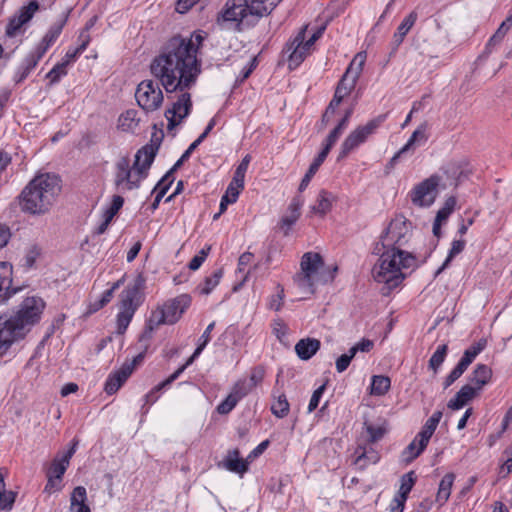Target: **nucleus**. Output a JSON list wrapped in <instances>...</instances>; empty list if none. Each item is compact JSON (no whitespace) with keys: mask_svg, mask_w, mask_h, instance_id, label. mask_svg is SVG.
Listing matches in <instances>:
<instances>
[{"mask_svg":"<svg viewBox=\"0 0 512 512\" xmlns=\"http://www.w3.org/2000/svg\"><path fill=\"white\" fill-rule=\"evenodd\" d=\"M202 40L203 37L196 33L189 38H170L150 63V72L155 80L145 79L136 88L137 104L146 113H150L162 106L163 87L171 102V107L165 111L168 130L178 126L191 112L190 90L201 73L197 53Z\"/></svg>","mask_w":512,"mask_h":512,"instance_id":"obj_1","label":"nucleus"},{"mask_svg":"<svg viewBox=\"0 0 512 512\" xmlns=\"http://www.w3.org/2000/svg\"><path fill=\"white\" fill-rule=\"evenodd\" d=\"M61 191L60 178L51 173L36 175L19 195L24 212L33 215L47 213Z\"/></svg>","mask_w":512,"mask_h":512,"instance_id":"obj_2","label":"nucleus"},{"mask_svg":"<svg viewBox=\"0 0 512 512\" xmlns=\"http://www.w3.org/2000/svg\"><path fill=\"white\" fill-rule=\"evenodd\" d=\"M374 253L379 254L380 258L372 269L373 279L377 283L383 284L382 294L398 287L406 277L403 269L415 268L417 261L412 253H401L400 251H385L376 244Z\"/></svg>","mask_w":512,"mask_h":512,"instance_id":"obj_3","label":"nucleus"},{"mask_svg":"<svg viewBox=\"0 0 512 512\" xmlns=\"http://www.w3.org/2000/svg\"><path fill=\"white\" fill-rule=\"evenodd\" d=\"M281 0H227L219 16V23H231L238 30L254 26L260 18L270 14Z\"/></svg>","mask_w":512,"mask_h":512,"instance_id":"obj_4","label":"nucleus"},{"mask_svg":"<svg viewBox=\"0 0 512 512\" xmlns=\"http://www.w3.org/2000/svg\"><path fill=\"white\" fill-rule=\"evenodd\" d=\"M324 261L319 253L306 252L300 262V272L294 278V284L304 295H312L317 285L327 282L323 274Z\"/></svg>","mask_w":512,"mask_h":512,"instance_id":"obj_5","label":"nucleus"},{"mask_svg":"<svg viewBox=\"0 0 512 512\" xmlns=\"http://www.w3.org/2000/svg\"><path fill=\"white\" fill-rule=\"evenodd\" d=\"M411 238V223L403 216H397L392 219L387 229L380 236V249L385 251H400L408 253L402 248L409 242Z\"/></svg>","mask_w":512,"mask_h":512,"instance_id":"obj_6","label":"nucleus"},{"mask_svg":"<svg viewBox=\"0 0 512 512\" xmlns=\"http://www.w3.org/2000/svg\"><path fill=\"white\" fill-rule=\"evenodd\" d=\"M307 27H303L291 42L286 45L289 67L296 68L310 54L314 43L322 36L324 27L319 28L306 40Z\"/></svg>","mask_w":512,"mask_h":512,"instance_id":"obj_7","label":"nucleus"},{"mask_svg":"<svg viewBox=\"0 0 512 512\" xmlns=\"http://www.w3.org/2000/svg\"><path fill=\"white\" fill-rule=\"evenodd\" d=\"M307 27H303L291 42L286 45L289 67L296 68L310 54L314 43L322 36L324 27L319 28L306 40Z\"/></svg>","mask_w":512,"mask_h":512,"instance_id":"obj_8","label":"nucleus"},{"mask_svg":"<svg viewBox=\"0 0 512 512\" xmlns=\"http://www.w3.org/2000/svg\"><path fill=\"white\" fill-rule=\"evenodd\" d=\"M134 166H130L127 157L119 159L115 165L114 185L119 193L138 189L145 177Z\"/></svg>","mask_w":512,"mask_h":512,"instance_id":"obj_9","label":"nucleus"},{"mask_svg":"<svg viewBox=\"0 0 512 512\" xmlns=\"http://www.w3.org/2000/svg\"><path fill=\"white\" fill-rule=\"evenodd\" d=\"M384 120L385 116L380 115L351 131L341 145L339 158H345L351 151L366 142L369 136L376 132Z\"/></svg>","mask_w":512,"mask_h":512,"instance_id":"obj_10","label":"nucleus"},{"mask_svg":"<svg viewBox=\"0 0 512 512\" xmlns=\"http://www.w3.org/2000/svg\"><path fill=\"white\" fill-rule=\"evenodd\" d=\"M44 308L45 302L40 297H27L20 304L18 311L10 317L24 326V330L29 333L32 326L40 320Z\"/></svg>","mask_w":512,"mask_h":512,"instance_id":"obj_11","label":"nucleus"},{"mask_svg":"<svg viewBox=\"0 0 512 512\" xmlns=\"http://www.w3.org/2000/svg\"><path fill=\"white\" fill-rule=\"evenodd\" d=\"M442 176L433 174L417 184L411 192L413 204L420 207L431 206L437 197V188L442 185Z\"/></svg>","mask_w":512,"mask_h":512,"instance_id":"obj_12","label":"nucleus"},{"mask_svg":"<svg viewBox=\"0 0 512 512\" xmlns=\"http://www.w3.org/2000/svg\"><path fill=\"white\" fill-rule=\"evenodd\" d=\"M27 334L24 326L19 325L11 317H0V357L4 356L14 343L23 340Z\"/></svg>","mask_w":512,"mask_h":512,"instance_id":"obj_13","label":"nucleus"},{"mask_svg":"<svg viewBox=\"0 0 512 512\" xmlns=\"http://www.w3.org/2000/svg\"><path fill=\"white\" fill-rule=\"evenodd\" d=\"M365 61L366 54L363 52L357 53L348 66L345 74L339 81L338 86L344 88L350 93L356 85V82L363 70Z\"/></svg>","mask_w":512,"mask_h":512,"instance_id":"obj_14","label":"nucleus"},{"mask_svg":"<svg viewBox=\"0 0 512 512\" xmlns=\"http://www.w3.org/2000/svg\"><path fill=\"white\" fill-rule=\"evenodd\" d=\"M145 280L142 275H138L133 286L125 288L120 297V311H129L135 313L139 306V290L144 286Z\"/></svg>","mask_w":512,"mask_h":512,"instance_id":"obj_15","label":"nucleus"},{"mask_svg":"<svg viewBox=\"0 0 512 512\" xmlns=\"http://www.w3.org/2000/svg\"><path fill=\"white\" fill-rule=\"evenodd\" d=\"M159 144H147L139 149L135 155L134 168L137 169L146 178L148 171L158 152Z\"/></svg>","mask_w":512,"mask_h":512,"instance_id":"obj_16","label":"nucleus"},{"mask_svg":"<svg viewBox=\"0 0 512 512\" xmlns=\"http://www.w3.org/2000/svg\"><path fill=\"white\" fill-rule=\"evenodd\" d=\"M38 7L39 5L36 1H31L27 6H23L19 14L10 19L6 28V34L10 37L15 36L21 27L33 17Z\"/></svg>","mask_w":512,"mask_h":512,"instance_id":"obj_17","label":"nucleus"},{"mask_svg":"<svg viewBox=\"0 0 512 512\" xmlns=\"http://www.w3.org/2000/svg\"><path fill=\"white\" fill-rule=\"evenodd\" d=\"M190 297L188 295H180L174 299L167 301L162 307L168 320V324L176 323L184 311L190 305Z\"/></svg>","mask_w":512,"mask_h":512,"instance_id":"obj_18","label":"nucleus"},{"mask_svg":"<svg viewBox=\"0 0 512 512\" xmlns=\"http://www.w3.org/2000/svg\"><path fill=\"white\" fill-rule=\"evenodd\" d=\"M133 372V363H124L120 370L112 373L106 380L105 391L114 394Z\"/></svg>","mask_w":512,"mask_h":512,"instance_id":"obj_19","label":"nucleus"},{"mask_svg":"<svg viewBox=\"0 0 512 512\" xmlns=\"http://www.w3.org/2000/svg\"><path fill=\"white\" fill-rule=\"evenodd\" d=\"M303 204L304 200L300 196H296L291 200L287 208V213L282 217L280 221V227L284 230L285 235H288L291 227L299 219Z\"/></svg>","mask_w":512,"mask_h":512,"instance_id":"obj_20","label":"nucleus"},{"mask_svg":"<svg viewBox=\"0 0 512 512\" xmlns=\"http://www.w3.org/2000/svg\"><path fill=\"white\" fill-rule=\"evenodd\" d=\"M12 285V266L6 262H0V304L4 303L16 290Z\"/></svg>","mask_w":512,"mask_h":512,"instance_id":"obj_21","label":"nucleus"},{"mask_svg":"<svg viewBox=\"0 0 512 512\" xmlns=\"http://www.w3.org/2000/svg\"><path fill=\"white\" fill-rule=\"evenodd\" d=\"M249 464L250 463L247 461V458H240V452L238 449L229 451L223 461L224 468L241 476L248 471Z\"/></svg>","mask_w":512,"mask_h":512,"instance_id":"obj_22","label":"nucleus"},{"mask_svg":"<svg viewBox=\"0 0 512 512\" xmlns=\"http://www.w3.org/2000/svg\"><path fill=\"white\" fill-rule=\"evenodd\" d=\"M321 343L316 338L300 339L295 345V352L301 360L311 359L320 349Z\"/></svg>","mask_w":512,"mask_h":512,"instance_id":"obj_23","label":"nucleus"},{"mask_svg":"<svg viewBox=\"0 0 512 512\" xmlns=\"http://www.w3.org/2000/svg\"><path fill=\"white\" fill-rule=\"evenodd\" d=\"M87 491L83 486H77L70 495V512H91L90 507L86 503Z\"/></svg>","mask_w":512,"mask_h":512,"instance_id":"obj_24","label":"nucleus"},{"mask_svg":"<svg viewBox=\"0 0 512 512\" xmlns=\"http://www.w3.org/2000/svg\"><path fill=\"white\" fill-rule=\"evenodd\" d=\"M417 18H418L417 13L415 11H412L400 23L396 32L393 35L392 44L394 45V49H397L402 44L405 36L408 34V32L411 30V28L416 23Z\"/></svg>","mask_w":512,"mask_h":512,"instance_id":"obj_25","label":"nucleus"},{"mask_svg":"<svg viewBox=\"0 0 512 512\" xmlns=\"http://www.w3.org/2000/svg\"><path fill=\"white\" fill-rule=\"evenodd\" d=\"M334 201L335 196L332 193L326 190H321L317 196L316 203L311 207V210L315 214L324 216L331 210Z\"/></svg>","mask_w":512,"mask_h":512,"instance_id":"obj_26","label":"nucleus"},{"mask_svg":"<svg viewBox=\"0 0 512 512\" xmlns=\"http://www.w3.org/2000/svg\"><path fill=\"white\" fill-rule=\"evenodd\" d=\"M492 376L491 369L485 364L476 365L475 369L469 377L472 385L476 386L480 391L489 382Z\"/></svg>","mask_w":512,"mask_h":512,"instance_id":"obj_27","label":"nucleus"},{"mask_svg":"<svg viewBox=\"0 0 512 512\" xmlns=\"http://www.w3.org/2000/svg\"><path fill=\"white\" fill-rule=\"evenodd\" d=\"M427 123L420 124L412 133L407 143L402 147L407 153H413L416 146L423 145L428 140Z\"/></svg>","mask_w":512,"mask_h":512,"instance_id":"obj_28","label":"nucleus"},{"mask_svg":"<svg viewBox=\"0 0 512 512\" xmlns=\"http://www.w3.org/2000/svg\"><path fill=\"white\" fill-rule=\"evenodd\" d=\"M364 426L371 443L381 440L387 432V423L384 419H378L376 422L366 421Z\"/></svg>","mask_w":512,"mask_h":512,"instance_id":"obj_29","label":"nucleus"},{"mask_svg":"<svg viewBox=\"0 0 512 512\" xmlns=\"http://www.w3.org/2000/svg\"><path fill=\"white\" fill-rule=\"evenodd\" d=\"M454 480L455 475L453 473H447L441 479L436 495V502L439 504V506L444 505L448 501Z\"/></svg>","mask_w":512,"mask_h":512,"instance_id":"obj_30","label":"nucleus"},{"mask_svg":"<svg viewBox=\"0 0 512 512\" xmlns=\"http://www.w3.org/2000/svg\"><path fill=\"white\" fill-rule=\"evenodd\" d=\"M66 24V18H62L55 22L47 31L45 36L42 39V42L39 44V48H45V53L49 49V47L57 40V38L60 36L63 27Z\"/></svg>","mask_w":512,"mask_h":512,"instance_id":"obj_31","label":"nucleus"},{"mask_svg":"<svg viewBox=\"0 0 512 512\" xmlns=\"http://www.w3.org/2000/svg\"><path fill=\"white\" fill-rule=\"evenodd\" d=\"M80 40H81V43L78 47L76 48H70L68 49V51L66 52L64 58L62 59V63L65 64L67 67L70 63H72L73 61L76 60V58L82 53L85 51V49L87 48L89 42H90V37L89 35L86 33V32H82L79 36Z\"/></svg>","mask_w":512,"mask_h":512,"instance_id":"obj_32","label":"nucleus"},{"mask_svg":"<svg viewBox=\"0 0 512 512\" xmlns=\"http://www.w3.org/2000/svg\"><path fill=\"white\" fill-rule=\"evenodd\" d=\"M223 276L222 268L215 270L210 276H207L203 283L199 284L197 290L202 295L210 294L214 288L220 283Z\"/></svg>","mask_w":512,"mask_h":512,"instance_id":"obj_33","label":"nucleus"},{"mask_svg":"<svg viewBox=\"0 0 512 512\" xmlns=\"http://www.w3.org/2000/svg\"><path fill=\"white\" fill-rule=\"evenodd\" d=\"M391 386V380L387 376L375 375L371 379L370 393L376 396L385 395Z\"/></svg>","mask_w":512,"mask_h":512,"instance_id":"obj_34","label":"nucleus"},{"mask_svg":"<svg viewBox=\"0 0 512 512\" xmlns=\"http://www.w3.org/2000/svg\"><path fill=\"white\" fill-rule=\"evenodd\" d=\"M274 401L271 405V412L278 418H284L290 409L289 402L286 398V395L283 393L273 394Z\"/></svg>","mask_w":512,"mask_h":512,"instance_id":"obj_35","label":"nucleus"},{"mask_svg":"<svg viewBox=\"0 0 512 512\" xmlns=\"http://www.w3.org/2000/svg\"><path fill=\"white\" fill-rule=\"evenodd\" d=\"M486 347V340L481 339L477 343L470 346L464 351L459 363L467 367L474 361L478 354H480Z\"/></svg>","mask_w":512,"mask_h":512,"instance_id":"obj_36","label":"nucleus"},{"mask_svg":"<svg viewBox=\"0 0 512 512\" xmlns=\"http://www.w3.org/2000/svg\"><path fill=\"white\" fill-rule=\"evenodd\" d=\"M486 347V340L481 339L477 343L470 346L464 351L459 363L467 367L474 361L478 354H480Z\"/></svg>","mask_w":512,"mask_h":512,"instance_id":"obj_37","label":"nucleus"},{"mask_svg":"<svg viewBox=\"0 0 512 512\" xmlns=\"http://www.w3.org/2000/svg\"><path fill=\"white\" fill-rule=\"evenodd\" d=\"M442 171L447 176V180L449 183H443L442 186L446 187L447 185H457L460 180L463 171L458 162L451 161L445 167L442 168Z\"/></svg>","mask_w":512,"mask_h":512,"instance_id":"obj_38","label":"nucleus"},{"mask_svg":"<svg viewBox=\"0 0 512 512\" xmlns=\"http://www.w3.org/2000/svg\"><path fill=\"white\" fill-rule=\"evenodd\" d=\"M326 157H327L326 154H324L323 152H320L318 154V156L314 159V161L311 163L308 171L304 175V177H303V179H302V181H301V183L299 185V191L300 192L304 191L307 188V186L309 185L312 177L316 174V172L318 171L319 167L324 162Z\"/></svg>","mask_w":512,"mask_h":512,"instance_id":"obj_39","label":"nucleus"},{"mask_svg":"<svg viewBox=\"0 0 512 512\" xmlns=\"http://www.w3.org/2000/svg\"><path fill=\"white\" fill-rule=\"evenodd\" d=\"M136 115L137 112L135 110H127L122 113L118 119V127L125 132L134 131L138 126Z\"/></svg>","mask_w":512,"mask_h":512,"instance_id":"obj_40","label":"nucleus"},{"mask_svg":"<svg viewBox=\"0 0 512 512\" xmlns=\"http://www.w3.org/2000/svg\"><path fill=\"white\" fill-rule=\"evenodd\" d=\"M69 463L70 462L67 459L63 458L60 455H57L53 459L50 467L48 468L47 476L62 479L64 473L66 472L69 466Z\"/></svg>","mask_w":512,"mask_h":512,"instance_id":"obj_41","label":"nucleus"},{"mask_svg":"<svg viewBox=\"0 0 512 512\" xmlns=\"http://www.w3.org/2000/svg\"><path fill=\"white\" fill-rule=\"evenodd\" d=\"M416 480L417 476L414 471H409L408 473L402 475L400 479V488L397 495L400 496L402 499H407L409 493L411 492L413 486L415 485Z\"/></svg>","mask_w":512,"mask_h":512,"instance_id":"obj_42","label":"nucleus"},{"mask_svg":"<svg viewBox=\"0 0 512 512\" xmlns=\"http://www.w3.org/2000/svg\"><path fill=\"white\" fill-rule=\"evenodd\" d=\"M345 129V120H340L336 127L327 136L324 143V147L321 152L328 155L331 148L338 141V139L340 138Z\"/></svg>","mask_w":512,"mask_h":512,"instance_id":"obj_43","label":"nucleus"},{"mask_svg":"<svg viewBox=\"0 0 512 512\" xmlns=\"http://www.w3.org/2000/svg\"><path fill=\"white\" fill-rule=\"evenodd\" d=\"M448 352L447 344L439 345L436 351L433 353L429 360V368L432 369L435 373H437L438 369L444 362Z\"/></svg>","mask_w":512,"mask_h":512,"instance_id":"obj_44","label":"nucleus"},{"mask_svg":"<svg viewBox=\"0 0 512 512\" xmlns=\"http://www.w3.org/2000/svg\"><path fill=\"white\" fill-rule=\"evenodd\" d=\"M465 247V241L464 240H454L452 242L451 248L449 250L448 256L445 259L442 266L436 271V275H439L450 263V261L459 253L463 251Z\"/></svg>","mask_w":512,"mask_h":512,"instance_id":"obj_45","label":"nucleus"},{"mask_svg":"<svg viewBox=\"0 0 512 512\" xmlns=\"http://www.w3.org/2000/svg\"><path fill=\"white\" fill-rule=\"evenodd\" d=\"M433 434L434 431L429 429V427H422L421 431L416 435V440H419V447L417 448L416 452L413 453L414 457H418L424 451Z\"/></svg>","mask_w":512,"mask_h":512,"instance_id":"obj_46","label":"nucleus"},{"mask_svg":"<svg viewBox=\"0 0 512 512\" xmlns=\"http://www.w3.org/2000/svg\"><path fill=\"white\" fill-rule=\"evenodd\" d=\"M512 27V14L502 22L495 34L490 38L487 47L492 44H497L502 41L507 31Z\"/></svg>","mask_w":512,"mask_h":512,"instance_id":"obj_47","label":"nucleus"},{"mask_svg":"<svg viewBox=\"0 0 512 512\" xmlns=\"http://www.w3.org/2000/svg\"><path fill=\"white\" fill-rule=\"evenodd\" d=\"M44 54H45V48L37 47L34 52L30 53L25 58L22 66H24L25 69L32 71L37 66L39 60L44 56Z\"/></svg>","mask_w":512,"mask_h":512,"instance_id":"obj_48","label":"nucleus"},{"mask_svg":"<svg viewBox=\"0 0 512 512\" xmlns=\"http://www.w3.org/2000/svg\"><path fill=\"white\" fill-rule=\"evenodd\" d=\"M456 205V199L454 197H449L444 206L437 212L436 218L438 222H445L450 214L453 212Z\"/></svg>","mask_w":512,"mask_h":512,"instance_id":"obj_49","label":"nucleus"},{"mask_svg":"<svg viewBox=\"0 0 512 512\" xmlns=\"http://www.w3.org/2000/svg\"><path fill=\"white\" fill-rule=\"evenodd\" d=\"M67 74V66L62 62L56 64L48 73L47 78L50 80V84H55Z\"/></svg>","mask_w":512,"mask_h":512,"instance_id":"obj_50","label":"nucleus"},{"mask_svg":"<svg viewBox=\"0 0 512 512\" xmlns=\"http://www.w3.org/2000/svg\"><path fill=\"white\" fill-rule=\"evenodd\" d=\"M124 199L120 195H114L110 207L104 212V218L111 221L118 211L122 208Z\"/></svg>","mask_w":512,"mask_h":512,"instance_id":"obj_51","label":"nucleus"},{"mask_svg":"<svg viewBox=\"0 0 512 512\" xmlns=\"http://www.w3.org/2000/svg\"><path fill=\"white\" fill-rule=\"evenodd\" d=\"M210 249L211 247L210 246H206L204 248H202L198 254H196L192 259L191 261L189 262L188 264V267L193 270V271H196L198 270L201 265L203 264V262L206 260L209 252H210Z\"/></svg>","mask_w":512,"mask_h":512,"instance_id":"obj_52","label":"nucleus"},{"mask_svg":"<svg viewBox=\"0 0 512 512\" xmlns=\"http://www.w3.org/2000/svg\"><path fill=\"white\" fill-rule=\"evenodd\" d=\"M252 390V385H250L247 381H239L237 382L232 392L230 393L231 396H234L235 399L240 401L243 397H245L250 391Z\"/></svg>","mask_w":512,"mask_h":512,"instance_id":"obj_53","label":"nucleus"},{"mask_svg":"<svg viewBox=\"0 0 512 512\" xmlns=\"http://www.w3.org/2000/svg\"><path fill=\"white\" fill-rule=\"evenodd\" d=\"M134 313L129 311H119L117 315V331L119 334H123L128 328Z\"/></svg>","mask_w":512,"mask_h":512,"instance_id":"obj_54","label":"nucleus"},{"mask_svg":"<svg viewBox=\"0 0 512 512\" xmlns=\"http://www.w3.org/2000/svg\"><path fill=\"white\" fill-rule=\"evenodd\" d=\"M161 324H168V320L166 319V315L164 313L163 307H159L156 310L152 311L149 318V327L153 329L154 327H158Z\"/></svg>","mask_w":512,"mask_h":512,"instance_id":"obj_55","label":"nucleus"},{"mask_svg":"<svg viewBox=\"0 0 512 512\" xmlns=\"http://www.w3.org/2000/svg\"><path fill=\"white\" fill-rule=\"evenodd\" d=\"M16 494L12 491H0V510L9 511L15 502Z\"/></svg>","mask_w":512,"mask_h":512,"instance_id":"obj_56","label":"nucleus"},{"mask_svg":"<svg viewBox=\"0 0 512 512\" xmlns=\"http://www.w3.org/2000/svg\"><path fill=\"white\" fill-rule=\"evenodd\" d=\"M119 285H120V282L118 281V282L114 283L110 289L106 290L103 293L101 299L93 305L92 310L97 311L98 309H100V308L104 307L106 304H108L113 297L114 291L119 287Z\"/></svg>","mask_w":512,"mask_h":512,"instance_id":"obj_57","label":"nucleus"},{"mask_svg":"<svg viewBox=\"0 0 512 512\" xmlns=\"http://www.w3.org/2000/svg\"><path fill=\"white\" fill-rule=\"evenodd\" d=\"M215 327V322H211L205 329V331L203 332V334L201 335V337L199 338V341H198V346L196 348V354H201L202 351L204 350V348L207 346V344L210 342L211 340V332L212 330L214 329Z\"/></svg>","mask_w":512,"mask_h":512,"instance_id":"obj_58","label":"nucleus"},{"mask_svg":"<svg viewBox=\"0 0 512 512\" xmlns=\"http://www.w3.org/2000/svg\"><path fill=\"white\" fill-rule=\"evenodd\" d=\"M479 392L480 390L470 383L464 385L457 393L459 394L460 398H463L464 401L468 402L472 400Z\"/></svg>","mask_w":512,"mask_h":512,"instance_id":"obj_59","label":"nucleus"},{"mask_svg":"<svg viewBox=\"0 0 512 512\" xmlns=\"http://www.w3.org/2000/svg\"><path fill=\"white\" fill-rule=\"evenodd\" d=\"M239 401L235 399L234 396L230 394L223 400L218 406L217 411L219 414H228L238 403Z\"/></svg>","mask_w":512,"mask_h":512,"instance_id":"obj_60","label":"nucleus"},{"mask_svg":"<svg viewBox=\"0 0 512 512\" xmlns=\"http://www.w3.org/2000/svg\"><path fill=\"white\" fill-rule=\"evenodd\" d=\"M355 356L352 355V352L350 350L348 353L342 354L340 357L337 358L335 366L338 373L344 372L350 365L351 360Z\"/></svg>","mask_w":512,"mask_h":512,"instance_id":"obj_61","label":"nucleus"},{"mask_svg":"<svg viewBox=\"0 0 512 512\" xmlns=\"http://www.w3.org/2000/svg\"><path fill=\"white\" fill-rule=\"evenodd\" d=\"M324 390H325V385H322V386L318 387L313 392L311 399L309 401V404H308V412H312L318 407L320 399L324 393Z\"/></svg>","mask_w":512,"mask_h":512,"instance_id":"obj_62","label":"nucleus"},{"mask_svg":"<svg viewBox=\"0 0 512 512\" xmlns=\"http://www.w3.org/2000/svg\"><path fill=\"white\" fill-rule=\"evenodd\" d=\"M339 105H340V102H338V101H336L334 99H332L330 101V103L327 106L324 114L322 115L321 122H322L323 125H326L327 123H329V121L331 120V118L335 114L336 109L338 108Z\"/></svg>","mask_w":512,"mask_h":512,"instance_id":"obj_63","label":"nucleus"},{"mask_svg":"<svg viewBox=\"0 0 512 512\" xmlns=\"http://www.w3.org/2000/svg\"><path fill=\"white\" fill-rule=\"evenodd\" d=\"M373 342L369 339H362L350 348L352 355H356L357 352H369L373 348Z\"/></svg>","mask_w":512,"mask_h":512,"instance_id":"obj_64","label":"nucleus"}]
</instances>
